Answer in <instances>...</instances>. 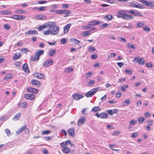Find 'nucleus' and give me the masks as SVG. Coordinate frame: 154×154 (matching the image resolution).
Returning <instances> with one entry per match:
<instances>
[{
  "mask_svg": "<svg viewBox=\"0 0 154 154\" xmlns=\"http://www.w3.org/2000/svg\"><path fill=\"white\" fill-rule=\"evenodd\" d=\"M99 88V87H97L93 88L91 90L86 93L85 96L87 97H91L97 92Z\"/></svg>",
  "mask_w": 154,
  "mask_h": 154,
  "instance_id": "f257e3e1",
  "label": "nucleus"
},
{
  "mask_svg": "<svg viewBox=\"0 0 154 154\" xmlns=\"http://www.w3.org/2000/svg\"><path fill=\"white\" fill-rule=\"evenodd\" d=\"M47 26H46V25L40 26L38 27V29L39 31H42Z\"/></svg>",
  "mask_w": 154,
  "mask_h": 154,
  "instance_id": "4c0bfd02",
  "label": "nucleus"
},
{
  "mask_svg": "<svg viewBox=\"0 0 154 154\" xmlns=\"http://www.w3.org/2000/svg\"><path fill=\"white\" fill-rule=\"evenodd\" d=\"M89 23H90V25H91V26L97 25L102 23L101 22L99 21L96 20H93L89 22Z\"/></svg>",
  "mask_w": 154,
  "mask_h": 154,
  "instance_id": "4468645a",
  "label": "nucleus"
},
{
  "mask_svg": "<svg viewBox=\"0 0 154 154\" xmlns=\"http://www.w3.org/2000/svg\"><path fill=\"white\" fill-rule=\"evenodd\" d=\"M73 70V69L71 67H69L65 69L64 72H65L68 73L70 72H72Z\"/></svg>",
  "mask_w": 154,
  "mask_h": 154,
  "instance_id": "b1692460",
  "label": "nucleus"
},
{
  "mask_svg": "<svg viewBox=\"0 0 154 154\" xmlns=\"http://www.w3.org/2000/svg\"><path fill=\"white\" fill-rule=\"evenodd\" d=\"M126 46L128 48H131L132 49H135L136 48V47L132 44L130 43H127L126 44Z\"/></svg>",
  "mask_w": 154,
  "mask_h": 154,
  "instance_id": "473e14b6",
  "label": "nucleus"
},
{
  "mask_svg": "<svg viewBox=\"0 0 154 154\" xmlns=\"http://www.w3.org/2000/svg\"><path fill=\"white\" fill-rule=\"evenodd\" d=\"M50 29H48L47 31H43V33L44 35H47L50 33Z\"/></svg>",
  "mask_w": 154,
  "mask_h": 154,
  "instance_id": "3c124183",
  "label": "nucleus"
},
{
  "mask_svg": "<svg viewBox=\"0 0 154 154\" xmlns=\"http://www.w3.org/2000/svg\"><path fill=\"white\" fill-rule=\"evenodd\" d=\"M39 57H37L36 56H32L30 58V60L32 61H37L39 60Z\"/></svg>",
  "mask_w": 154,
  "mask_h": 154,
  "instance_id": "bb28decb",
  "label": "nucleus"
},
{
  "mask_svg": "<svg viewBox=\"0 0 154 154\" xmlns=\"http://www.w3.org/2000/svg\"><path fill=\"white\" fill-rule=\"evenodd\" d=\"M138 136V134L137 132H134L131 135V137L132 138H134Z\"/></svg>",
  "mask_w": 154,
  "mask_h": 154,
  "instance_id": "8fccbe9b",
  "label": "nucleus"
},
{
  "mask_svg": "<svg viewBox=\"0 0 154 154\" xmlns=\"http://www.w3.org/2000/svg\"><path fill=\"white\" fill-rule=\"evenodd\" d=\"M97 57V55L96 54H92L91 56V57L93 59H96Z\"/></svg>",
  "mask_w": 154,
  "mask_h": 154,
  "instance_id": "0e129e2a",
  "label": "nucleus"
},
{
  "mask_svg": "<svg viewBox=\"0 0 154 154\" xmlns=\"http://www.w3.org/2000/svg\"><path fill=\"white\" fill-rule=\"evenodd\" d=\"M100 118L102 119H106L108 117L107 114L105 112H102L100 114Z\"/></svg>",
  "mask_w": 154,
  "mask_h": 154,
  "instance_id": "c85d7f7f",
  "label": "nucleus"
},
{
  "mask_svg": "<svg viewBox=\"0 0 154 154\" xmlns=\"http://www.w3.org/2000/svg\"><path fill=\"white\" fill-rule=\"evenodd\" d=\"M138 122L140 124L142 123L144 121V118L143 117H140L138 119Z\"/></svg>",
  "mask_w": 154,
  "mask_h": 154,
  "instance_id": "c03bdc74",
  "label": "nucleus"
},
{
  "mask_svg": "<svg viewBox=\"0 0 154 154\" xmlns=\"http://www.w3.org/2000/svg\"><path fill=\"white\" fill-rule=\"evenodd\" d=\"M91 33V31H86L83 33L84 36L86 37L88 36Z\"/></svg>",
  "mask_w": 154,
  "mask_h": 154,
  "instance_id": "09e8293b",
  "label": "nucleus"
},
{
  "mask_svg": "<svg viewBox=\"0 0 154 154\" xmlns=\"http://www.w3.org/2000/svg\"><path fill=\"white\" fill-rule=\"evenodd\" d=\"M130 102V100L129 99L126 100L125 102L123 103V105L124 106H126L128 105Z\"/></svg>",
  "mask_w": 154,
  "mask_h": 154,
  "instance_id": "58836bf2",
  "label": "nucleus"
},
{
  "mask_svg": "<svg viewBox=\"0 0 154 154\" xmlns=\"http://www.w3.org/2000/svg\"><path fill=\"white\" fill-rule=\"evenodd\" d=\"M13 76L12 74H10L7 75L3 79L4 80H8L10 79H11Z\"/></svg>",
  "mask_w": 154,
  "mask_h": 154,
  "instance_id": "c9c22d12",
  "label": "nucleus"
},
{
  "mask_svg": "<svg viewBox=\"0 0 154 154\" xmlns=\"http://www.w3.org/2000/svg\"><path fill=\"white\" fill-rule=\"evenodd\" d=\"M125 11H118L117 12L118 15L117 16L118 18H121L124 19L125 17V15L126 13Z\"/></svg>",
  "mask_w": 154,
  "mask_h": 154,
  "instance_id": "20e7f679",
  "label": "nucleus"
},
{
  "mask_svg": "<svg viewBox=\"0 0 154 154\" xmlns=\"http://www.w3.org/2000/svg\"><path fill=\"white\" fill-rule=\"evenodd\" d=\"M109 24L108 23H105L101 25L100 26H101V28L102 29H105V28L109 26Z\"/></svg>",
  "mask_w": 154,
  "mask_h": 154,
  "instance_id": "37998d69",
  "label": "nucleus"
},
{
  "mask_svg": "<svg viewBox=\"0 0 154 154\" xmlns=\"http://www.w3.org/2000/svg\"><path fill=\"white\" fill-rule=\"evenodd\" d=\"M47 27H48V29H50L56 26V23L53 22H49L47 23V24L45 25Z\"/></svg>",
  "mask_w": 154,
  "mask_h": 154,
  "instance_id": "6e6552de",
  "label": "nucleus"
},
{
  "mask_svg": "<svg viewBox=\"0 0 154 154\" xmlns=\"http://www.w3.org/2000/svg\"><path fill=\"white\" fill-rule=\"evenodd\" d=\"M100 110V107L98 106H95L92 109V111L94 112H97Z\"/></svg>",
  "mask_w": 154,
  "mask_h": 154,
  "instance_id": "ea45409f",
  "label": "nucleus"
},
{
  "mask_svg": "<svg viewBox=\"0 0 154 154\" xmlns=\"http://www.w3.org/2000/svg\"><path fill=\"white\" fill-rule=\"evenodd\" d=\"M21 51L23 53H24L25 54H26L28 52V51L27 48H25L22 49L21 50Z\"/></svg>",
  "mask_w": 154,
  "mask_h": 154,
  "instance_id": "680f3d73",
  "label": "nucleus"
},
{
  "mask_svg": "<svg viewBox=\"0 0 154 154\" xmlns=\"http://www.w3.org/2000/svg\"><path fill=\"white\" fill-rule=\"evenodd\" d=\"M21 56V54L20 53H16L15 54L14 57H13L14 60H16L20 58Z\"/></svg>",
  "mask_w": 154,
  "mask_h": 154,
  "instance_id": "412c9836",
  "label": "nucleus"
},
{
  "mask_svg": "<svg viewBox=\"0 0 154 154\" xmlns=\"http://www.w3.org/2000/svg\"><path fill=\"white\" fill-rule=\"evenodd\" d=\"M83 97L82 95L78 94H75L72 95V98L75 100H79Z\"/></svg>",
  "mask_w": 154,
  "mask_h": 154,
  "instance_id": "9b49d317",
  "label": "nucleus"
},
{
  "mask_svg": "<svg viewBox=\"0 0 154 154\" xmlns=\"http://www.w3.org/2000/svg\"><path fill=\"white\" fill-rule=\"evenodd\" d=\"M66 42V40L65 38H63L61 40V42L62 44H65Z\"/></svg>",
  "mask_w": 154,
  "mask_h": 154,
  "instance_id": "338daca9",
  "label": "nucleus"
},
{
  "mask_svg": "<svg viewBox=\"0 0 154 154\" xmlns=\"http://www.w3.org/2000/svg\"><path fill=\"white\" fill-rule=\"evenodd\" d=\"M12 12L8 11H1V14L2 15H10Z\"/></svg>",
  "mask_w": 154,
  "mask_h": 154,
  "instance_id": "c756f323",
  "label": "nucleus"
},
{
  "mask_svg": "<svg viewBox=\"0 0 154 154\" xmlns=\"http://www.w3.org/2000/svg\"><path fill=\"white\" fill-rule=\"evenodd\" d=\"M4 28L7 30H9L10 29V26L9 25L5 24L4 25Z\"/></svg>",
  "mask_w": 154,
  "mask_h": 154,
  "instance_id": "5fc2aeb1",
  "label": "nucleus"
},
{
  "mask_svg": "<svg viewBox=\"0 0 154 154\" xmlns=\"http://www.w3.org/2000/svg\"><path fill=\"white\" fill-rule=\"evenodd\" d=\"M85 118L84 117H82L80 119L78 122V125L79 126L84 124L85 122Z\"/></svg>",
  "mask_w": 154,
  "mask_h": 154,
  "instance_id": "dca6fc26",
  "label": "nucleus"
},
{
  "mask_svg": "<svg viewBox=\"0 0 154 154\" xmlns=\"http://www.w3.org/2000/svg\"><path fill=\"white\" fill-rule=\"evenodd\" d=\"M88 51L91 52H93L96 50L95 48L92 46H89L88 47Z\"/></svg>",
  "mask_w": 154,
  "mask_h": 154,
  "instance_id": "f704fd0d",
  "label": "nucleus"
},
{
  "mask_svg": "<svg viewBox=\"0 0 154 154\" xmlns=\"http://www.w3.org/2000/svg\"><path fill=\"white\" fill-rule=\"evenodd\" d=\"M14 12L15 13L21 14L25 12V11L23 10H18L15 11Z\"/></svg>",
  "mask_w": 154,
  "mask_h": 154,
  "instance_id": "79ce46f5",
  "label": "nucleus"
},
{
  "mask_svg": "<svg viewBox=\"0 0 154 154\" xmlns=\"http://www.w3.org/2000/svg\"><path fill=\"white\" fill-rule=\"evenodd\" d=\"M53 62L52 60H47L44 63L43 66L44 67H46L52 64Z\"/></svg>",
  "mask_w": 154,
  "mask_h": 154,
  "instance_id": "423d86ee",
  "label": "nucleus"
},
{
  "mask_svg": "<svg viewBox=\"0 0 154 154\" xmlns=\"http://www.w3.org/2000/svg\"><path fill=\"white\" fill-rule=\"evenodd\" d=\"M71 25V24L69 23L66 25L64 27V33H66L68 32Z\"/></svg>",
  "mask_w": 154,
  "mask_h": 154,
  "instance_id": "f3484780",
  "label": "nucleus"
},
{
  "mask_svg": "<svg viewBox=\"0 0 154 154\" xmlns=\"http://www.w3.org/2000/svg\"><path fill=\"white\" fill-rule=\"evenodd\" d=\"M27 91L28 92L34 94H36L38 92V90L37 89L32 87L28 88L27 89Z\"/></svg>",
  "mask_w": 154,
  "mask_h": 154,
  "instance_id": "9d476101",
  "label": "nucleus"
},
{
  "mask_svg": "<svg viewBox=\"0 0 154 154\" xmlns=\"http://www.w3.org/2000/svg\"><path fill=\"white\" fill-rule=\"evenodd\" d=\"M63 152L65 153H69L70 152V149L69 148L66 147L62 149Z\"/></svg>",
  "mask_w": 154,
  "mask_h": 154,
  "instance_id": "a878e982",
  "label": "nucleus"
},
{
  "mask_svg": "<svg viewBox=\"0 0 154 154\" xmlns=\"http://www.w3.org/2000/svg\"><path fill=\"white\" fill-rule=\"evenodd\" d=\"M31 83L32 84L36 85H39L40 84V82L39 81L35 79L32 80L31 81Z\"/></svg>",
  "mask_w": 154,
  "mask_h": 154,
  "instance_id": "4be33fe9",
  "label": "nucleus"
},
{
  "mask_svg": "<svg viewBox=\"0 0 154 154\" xmlns=\"http://www.w3.org/2000/svg\"><path fill=\"white\" fill-rule=\"evenodd\" d=\"M136 106H140L141 104V101H138L136 102Z\"/></svg>",
  "mask_w": 154,
  "mask_h": 154,
  "instance_id": "774afa93",
  "label": "nucleus"
},
{
  "mask_svg": "<svg viewBox=\"0 0 154 154\" xmlns=\"http://www.w3.org/2000/svg\"><path fill=\"white\" fill-rule=\"evenodd\" d=\"M20 113H18L17 114H16L14 116L13 118V119L14 120H19L20 116Z\"/></svg>",
  "mask_w": 154,
  "mask_h": 154,
  "instance_id": "2f4dec72",
  "label": "nucleus"
},
{
  "mask_svg": "<svg viewBox=\"0 0 154 154\" xmlns=\"http://www.w3.org/2000/svg\"><path fill=\"white\" fill-rule=\"evenodd\" d=\"M38 32L37 31L35 30H30L28 31L25 33L26 34H35L36 35L38 34Z\"/></svg>",
  "mask_w": 154,
  "mask_h": 154,
  "instance_id": "aec40b11",
  "label": "nucleus"
},
{
  "mask_svg": "<svg viewBox=\"0 0 154 154\" xmlns=\"http://www.w3.org/2000/svg\"><path fill=\"white\" fill-rule=\"evenodd\" d=\"M26 129L27 131H29V130L28 129L26 128V126L25 125H23L22 126L17 132L16 133H17V134H19L20 133L23 132L24 130Z\"/></svg>",
  "mask_w": 154,
  "mask_h": 154,
  "instance_id": "ddd939ff",
  "label": "nucleus"
},
{
  "mask_svg": "<svg viewBox=\"0 0 154 154\" xmlns=\"http://www.w3.org/2000/svg\"><path fill=\"white\" fill-rule=\"evenodd\" d=\"M75 129L71 128L68 129L67 132L70 136L74 137L75 135Z\"/></svg>",
  "mask_w": 154,
  "mask_h": 154,
  "instance_id": "1a4fd4ad",
  "label": "nucleus"
},
{
  "mask_svg": "<svg viewBox=\"0 0 154 154\" xmlns=\"http://www.w3.org/2000/svg\"><path fill=\"white\" fill-rule=\"evenodd\" d=\"M44 53V51L41 50H38L35 53V56L39 57L40 56L43 55Z\"/></svg>",
  "mask_w": 154,
  "mask_h": 154,
  "instance_id": "2eb2a0df",
  "label": "nucleus"
},
{
  "mask_svg": "<svg viewBox=\"0 0 154 154\" xmlns=\"http://www.w3.org/2000/svg\"><path fill=\"white\" fill-rule=\"evenodd\" d=\"M120 134V132L118 131H116L113 132L112 134V135L118 136Z\"/></svg>",
  "mask_w": 154,
  "mask_h": 154,
  "instance_id": "4d7b16f0",
  "label": "nucleus"
},
{
  "mask_svg": "<svg viewBox=\"0 0 154 154\" xmlns=\"http://www.w3.org/2000/svg\"><path fill=\"white\" fill-rule=\"evenodd\" d=\"M70 41L71 42H74V44L75 45H77L80 43V41L75 38H71L70 39Z\"/></svg>",
  "mask_w": 154,
  "mask_h": 154,
  "instance_id": "5701e85b",
  "label": "nucleus"
},
{
  "mask_svg": "<svg viewBox=\"0 0 154 154\" xmlns=\"http://www.w3.org/2000/svg\"><path fill=\"white\" fill-rule=\"evenodd\" d=\"M125 72L126 73L128 74H131L132 73V71L130 70L126 69L125 70Z\"/></svg>",
  "mask_w": 154,
  "mask_h": 154,
  "instance_id": "e2e57ef3",
  "label": "nucleus"
},
{
  "mask_svg": "<svg viewBox=\"0 0 154 154\" xmlns=\"http://www.w3.org/2000/svg\"><path fill=\"white\" fill-rule=\"evenodd\" d=\"M18 105L19 107L24 108L27 107V104L26 102H24L23 103H18Z\"/></svg>",
  "mask_w": 154,
  "mask_h": 154,
  "instance_id": "a211bd4d",
  "label": "nucleus"
},
{
  "mask_svg": "<svg viewBox=\"0 0 154 154\" xmlns=\"http://www.w3.org/2000/svg\"><path fill=\"white\" fill-rule=\"evenodd\" d=\"M92 74V72H88L86 74L85 78L87 79L89 78L91 76Z\"/></svg>",
  "mask_w": 154,
  "mask_h": 154,
  "instance_id": "6e6d98bb",
  "label": "nucleus"
},
{
  "mask_svg": "<svg viewBox=\"0 0 154 154\" xmlns=\"http://www.w3.org/2000/svg\"><path fill=\"white\" fill-rule=\"evenodd\" d=\"M136 8L140 9H143L144 8V7L143 5L137 3Z\"/></svg>",
  "mask_w": 154,
  "mask_h": 154,
  "instance_id": "de8ad7c7",
  "label": "nucleus"
},
{
  "mask_svg": "<svg viewBox=\"0 0 154 154\" xmlns=\"http://www.w3.org/2000/svg\"><path fill=\"white\" fill-rule=\"evenodd\" d=\"M128 86L127 85H124L121 87V89L122 91L125 92L126 91V88H128Z\"/></svg>",
  "mask_w": 154,
  "mask_h": 154,
  "instance_id": "49530a36",
  "label": "nucleus"
},
{
  "mask_svg": "<svg viewBox=\"0 0 154 154\" xmlns=\"http://www.w3.org/2000/svg\"><path fill=\"white\" fill-rule=\"evenodd\" d=\"M133 61L138 62L139 64L143 65L145 63V60L144 58H142L139 57H137L134 59Z\"/></svg>",
  "mask_w": 154,
  "mask_h": 154,
  "instance_id": "f03ea898",
  "label": "nucleus"
},
{
  "mask_svg": "<svg viewBox=\"0 0 154 154\" xmlns=\"http://www.w3.org/2000/svg\"><path fill=\"white\" fill-rule=\"evenodd\" d=\"M137 15H138L139 16L141 17H142L143 16V15L142 14L139 12H137V11H135L134 16H137Z\"/></svg>",
  "mask_w": 154,
  "mask_h": 154,
  "instance_id": "13d9d810",
  "label": "nucleus"
},
{
  "mask_svg": "<svg viewBox=\"0 0 154 154\" xmlns=\"http://www.w3.org/2000/svg\"><path fill=\"white\" fill-rule=\"evenodd\" d=\"M91 25H90V23H89V24L87 26H85L83 27V29H88L90 28H91Z\"/></svg>",
  "mask_w": 154,
  "mask_h": 154,
  "instance_id": "052dcab7",
  "label": "nucleus"
},
{
  "mask_svg": "<svg viewBox=\"0 0 154 154\" xmlns=\"http://www.w3.org/2000/svg\"><path fill=\"white\" fill-rule=\"evenodd\" d=\"M46 18V17L43 14L37 15L35 16V18L39 20H44Z\"/></svg>",
  "mask_w": 154,
  "mask_h": 154,
  "instance_id": "6ab92c4d",
  "label": "nucleus"
},
{
  "mask_svg": "<svg viewBox=\"0 0 154 154\" xmlns=\"http://www.w3.org/2000/svg\"><path fill=\"white\" fill-rule=\"evenodd\" d=\"M56 11V12H57V13L59 14H64L65 10H53L51 11V12H53Z\"/></svg>",
  "mask_w": 154,
  "mask_h": 154,
  "instance_id": "cd10ccee",
  "label": "nucleus"
},
{
  "mask_svg": "<svg viewBox=\"0 0 154 154\" xmlns=\"http://www.w3.org/2000/svg\"><path fill=\"white\" fill-rule=\"evenodd\" d=\"M104 18L107 20H112L113 18L111 14H109L105 16Z\"/></svg>",
  "mask_w": 154,
  "mask_h": 154,
  "instance_id": "7c9ffc66",
  "label": "nucleus"
},
{
  "mask_svg": "<svg viewBox=\"0 0 154 154\" xmlns=\"http://www.w3.org/2000/svg\"><path fill=\"white\" fill-rule=\"evenodd\" d=\"M29 95H29V99L32 100L34 98L35 96L33 94H29Z\"/></svg>",
  "mask_w": 154,
  "mask_h": 154,
  "instance_id": "69168bd1",
  "label": "nucleus"
},
{
  "mask_svg": "<svg viewBox=\"0 0 154 154\" xmlns=\"http://www.w3.org/2000/svg\"><path fill=\"white\" fill-rule=\"evenodd\" d=\"M47 10V7L45 6L41 7L38 8V11H44Z\"/></svg>",
  "mask_w": 154,
  "mask_h": 154,
  "instance_id": "a18cd8bd",
  "label": "nucleus"
},
{
  "mask_svg": "<svg viewBox=\"0 0 154 154\" xmlns=\"http://www.w3.org/2000/svg\"><path fill=\"white\" fill-rule=\"evenodd\" d=\"M51 132L50 130H44L41 133L43 135L47 134H50Z\"/></svg>",
  "mask_w": 154,
  "mask_h": 154,
  "instance_id": "a19ab883",
  "label": "nucleus"
},
{
  "mask_svg": "<svg viewBox=\"0 0 154 154\" xmlns=\"http://www.w3.org/2000/svg\"><path fill=\"white\" fill-rule=\"evenodd\" d=\"M136 123V121L134 119L131 120L129 123L130 126H133L135 125Z\"/></svg>",
  "mask_w": 154,
  "mask_h": 154,
  "instance_id": "864d4df0",
  "label": "nucleus"
},
{
  "mask_svg": "<svg viewBox=\"0 0 154 154\" xmlns=\"http://www.w3.org/2000/svg\"><path fill=\"white\" fill-rule=\"evenodd\" d=\"M11 18L17 20H21L23 19H25L26 17L24 16L21 15H14V16L11 17Z\"/></svg>",
  "mask_w": 154,
  "mask_h": 154,
  "instance_id": "39448f33",
  "label": "nucleus"
},
{
  "mask_svg": "<svg viewBox=\"0 0 154 154\" xmlns=\"http://www.w3.org/2000/svg\"><path fill=\"white\" fill-rule=\"evenodd\" d=\"M56 51L54 49L51 50L48 52L49 55L51 56H53L56 53Z\"/></svg>",
  "mask_w": 154,
  "mask_h": 154,
  "instance_id": "e433bc0d",
  "label": "nucleus"
},
{
  "mask_svg": "<svg viewBox=\"0 0 154 154\" xmlns=\"http://www.w3.org/2000/svg\"><path fill=\"white\" fill-rule=\"evenodd\" d=\"M22 69L26 73H28L29 72V69L28 68V64L26 63H25L22 66Z\"/></svg>",
  "mask_w": 154,
  "mask_h": 154,
  "instance_id": "f8f14e48",
  "label": "nucleus"
},
{
  "mask_svg": "<svg viewBox=\"0 0 154 154\" xmlns=\"http://www.w3.org/2000/svg\"><path fill=\"white\" fill-rule=\"evenodd\" d=\"M125 16V17L124 19L125 20H130L134 18V17L131 15L129 14H126Z\"/></svg>",
  "mask_w": 154,
  "mask_h": 154,
  "instance_id": "393cba45",
  "label": "nucleus"
},
{
  "mask_svg": "<svg viewBox=\"0 0 154 154\" xmlns=\"http://www.w3.org/2000/svg\"><path fill=\"white\" fill-rule=\"evenodd\" d=\"M145 23L144 22H140L137 23V27L138 28H140L143 26H144Z\"/></svg>",
  "mask_w": 154,
  "mask_h": 154,
  "instance_id": "72a5a7b5",
  "label": "nucleus"
},
{
  "mask_svg": "<svg viewBox=\"0 0 154 154\" xmlns=\"http://www.w3.org/2000/svg\"><path fill=\"white\" fill-rule=\"evenodd\" d=\"M50 34L52 35H57L59 32V27L58 26H56L50 29Z\"/></svg>",
  "mask_w": 154,
  "mask_h": 154,
  "instance_id": "7ed1b4c3",
  "label": "nucleus"
},
{
  "mask_svg": "<svg viewBox=\"0 0 154 154\" xmlns=\"http://www.w3.org/2000/svg\"><path fill=\"white\" fill-rule=\"evenodd\" d=\"M5 132L7 134V135L8 137L10 136L11 134V131L8 129H6L5 130Z\"/></svg>",
  "mask_w": 154,
  "mask_h": 154,
  "instance_id": "603ef678",
  "label": "nucleus"
},
{
  "mask_svg": "<svg viewBox=\"0 0 154 154\" xmlns=\"http://www.w3.org/2000/svg\"><path fill=\"white\" fill-rule=\"evenodd\" d=\"M119 39H120V42H126V40L123 37H119Z\"/></svg>",
  "mask_w": 154,
  "mask_h": 154,
  "instance_id": "bf43d9fd",
  "label": "nucleus"
},
{
  "mask_svg": "<svg viewBox=\"0 0 154 154\" xmlns=\"http://www.w3.org/2000/svg\"><path fill=\"white\" fill-rule=\"evenodd\" d=\"M139 1L145 6L151 7L152 5L151 2H147L146 0H139Z\"/></svg>",
  "mask_w": 154,
  "mask_h": 154,
  "instance_id": "0eeeda50",
  "label": "nucleus"
}]
</instances>
